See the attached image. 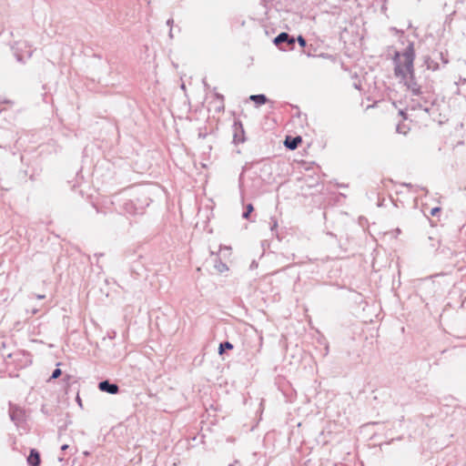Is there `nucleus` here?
Here are the masks:
<instances>
[{
	"mask_svg": "<svg viewBox=\"0 0 466 466\" xmlns=\"http://www.w3.org/2000/svg\"><path fill=\"white\" fill-rule=\"evenodd\" d=\"M27 462L30 466H39L40 454L36 450H35V449L31 450L30 454L27 458Z\"/></svg>",
	"mask_w": 466,
	"mask_h": 466,
	"instance_id": "nucleus-8",
	"label": "nucleus"
},
{
	"mask_svg": "<svg viewBox=\"0 0 466 466\" xmlns=\"http://www.w3.org/2000/svg\"><path fill=\"white\" fill-rule=\"evenodd\" d=\"M246 208H247V210L243 213L242 217L244 218H248L249 214L253 211L254 208L251 204H248Z\"/></svg>",
	"mask_w": 466,
	"mask_h": 466,
	"instance_id": "nucleus-11",
	"label": "nucleus"
},
{
	"mask_svg": "<svg viewBox=\"0 0 466 466\" xmlns=\"http://www.w3.org/2000/svg\"><path fill=\"white\" fill-rule=\"evenodd\" d=\"M400 79L412 96H420L422 94L420 86L414 79V73Z\"/></svg>",
	"mask_w": 466,
	"mask_h": 466,
	"instance_id": "nucleus-2",
	"label": "nucleus"
},
{
	"mask_svg": "<svg viewBox=\"0 0 466 466\" xmlns=\"http://www.w3.org/2000/svg\"><path fill=\"white\" fill-rule=\"evenodd\" d=\"M415 54L412 45H410L401 54L397 53L394 59L395 75L403 78L414 73L413 61Z\"/></svg>",
	"mask_w": 466,
	"mask_h": 466,
	"instance_id": "nucleus-1",
	"label": "nucleus"
},
{
	"mask_svg": "<svg viewBox=\"0 0 466 466\" xmlns=\"http://www.w3.org/2000/svg\"><path fill=\"white\" fill-rule=\"evenodd\" d=\"M298 42H299V46L302 47H304L306 46V40L301 35H299L298 37Z\"/></svg>",
	"mask_w": 466,
	"mask_h": 466,
	"instance_id": "nucleus-15",
	"label": "nucleus"
},
{
	"mask_svg": "<svg viewBox=\"0 0 466 466\" xmlns=\"http://www.w3.org/2000/svg\"><path fill=\"white\" fill-rule=\"evenodd\" d=\"M249 99L255 102L258 106L264 105L268 101V98L265 95H251Z\"/></svg>",
	"mask_w": 466,
	"mask_h": 466,
	"instance_id": "nucleus-9",
	"label": "nucleus"
},
{
	"mask_svg": "<svg viewBox=\"0 0 466 466\" xmlns=\"http://www.w3.org/2000/svg\"><path fill=\"white\" fill-rule=\"evenodd\" d=\"M299 143H301L300 137H287L284 141V145L286 146V147L289 149H291V150L296 149Z\"/></svg>",
	"mask_w": 466,
	"mask_h": 466,
	"instance_id": "nucleus-7",
	"label": "nucleus"
},
{
	"mask_svg": "<svg viewBox=\"0 0 466 466\" xmlns=\"http://www.w3.org/2000/svg\"><path fill=\"white\" fill-rule=\"evenodd\" d=\"M169 36L172 38L173 37V35H172V29H170L169 31Z\"/></svg>",
	"mask_w": 466,
	"mask_h": 466,
	"instance_id": "nucleus-21",
	"label": "nucleus"
},
{
	"mask_svg": "<svg viewBox=\"0 0 466 466\" xmlns=\"http://www.w3.org/2000/svg\"><path fill=\"white\" fill-rule=\"evenodd\" d=\"M61 373L62 372L60 369H56L52 373L51 379H57L61 375Z\"/></svg>",
	"mask_w": 466,
	"mask_h": 466,
	"instance_id": "nucleus-14",
	"label": "nucleus"
},
{
	"mask_svg": "<svg viewBox=\"0 0 466 466\" xmlns=\"http://www.w3.org/2000/svg\"><path fill=\"white\" fill-rule=\"evenodd\" d=\"M230 248H228V247H224V248H220L219 251L222 252L223 250L225 251H229Z\"/></svg>",
	"mask_w": 466,
	"mask_h": 466,
	"instance_id": "nucleus-17",
	"label": "nucleus"
},
{
	"mask_svg": "<svg viewBox=\"0 0 466 466\" xmlns=\"http://www.w3.org/2000/svg\"><path fill=\"white\" fill-rule=\"evenodd\" d=\"M9 415L11 420L14 421L15 424H19L24 420V410L16 405L10 406Z\"/></svg>",
	"mask_w": 466,
	"mask_h": 466,
	"instance_id": "nucleus-3",
	"label": "nucleus"
},
{
	"mask_svg": "<svg viewBox=\"0 0 466 466\" xmlns=\"http://www.w3.org/2000/svg\"><path fill=\"white\" fill-rule=\"evenodd\" d=\"M173 23H174V20H173L172 18H170V19H168V20L167 21V25L168 26H172Z\"/></svg>",
	"mask_w": 466,
	"mask_h": 466,
	"instance_id": "nucleus-16",
	"label": "nucleus"
},
{
	"mask_svg": "<svg viewBox=\"0 0 466 466\" xmlns=\"http://www.w3.org/2000/svg\"><path fill=\"white\" fill-rule=\"evenodd\" d=\"M437 211H439V208H433L431 214L434 215L435 213H437Z\"/></svg>",
	"mask_w": 466,
	"mask_h": 466,
	"instance_id": "nucleus-19",
	"label": "nucleus"
},
{
	"mask_svg": "<svg viewBox=\"0 0 466 466\" xmlns=\"http://www.w3.org/2000/svg\"><path fill=\"white\" fill-rule=\"evenodd\" d=\"M98 389L101 391H105L110 394H116L119 391V388L116 384L111 383L108 380H103L98 383Z\"/></svg>",
	"mask_w": 466,
	"mask_h": 466,
	"instance_id": "nucleus-4",
	"label": "nucleus"
},
{
	"mask_svg": "<svg viewBox=\"0 0 466 466\" xmlns=\"http://www.w3.org/2000/svg\"><path fill=\"white\" fill-rule=\"evenodd\" d=\"M231 349H233V345L230 342L226 341V342L220 343L218 352H219V354H222L225 350H231Z\"/></svg>",
	"mask_w": 466,
	"mask_h": 466,
	"instance_id": "nucleus-10",
	"label": "nucleus"
},
{
	"mask_svg": "<svg viewBox=\"0 0 466 466\" xmlns=\"http://www.w3.org/2000/svg\"><path fill=\"white\" fill-rule=\"evenodd\" d=\"M274 43L276 45H280L282 43H287L290 46L294 45L295 44V39L294 37H291L289 36V35L288 33H280L275 39H274Z\"/></svg>",
	"mask_w": 466,
	"mask_h": 466,
	"instance_id": "nucleus-5",
	"label": "nucleus"
},
{
	"mask_svg": "<svg viewBox=\"0 0 466 466\" xmlns=\"http://www.w3.org/2000/svg\"><path fill=\"white\" fill-rule=\"evenodd\" d=\"M36 298L39 299H42L45 298V295H37Z\"/></svg>",
	"mask_w": 466,
	"mask_h": 466,
	"instance_id": "nucleus-20",
	"label": "nucleus"
},
{
	"mask_svg": "<svg viewBox=\"0 0 466 466\" xmlns=\"http://www.w3.org/2000/svg\"><path fill=\"white\" fill-rule=\"evenodd\" d=\"M211 257H214V268L218 273H223L228 270L227 264L222 262L218 258V255H216L214 252H211Z\"/></svg>",
	"mask_w": 466,
	"mask_h": 466,
	"instance_id": "nucleus-6",
	"label": "nucleus"
},
{
	"mask_svg": "<svg viewBox=\"0 0 466 466\" xmlns=\"http://www.w3.org/2000/svg\"><path fill=\"white\" fill-rule=\"evenodd\" d=\"M269 224H270V229H271V231H274V230L278 228V221H277V219H276V218H270V222H269Z\"/></svg>",
	"mask_w": 466,
	"mask_h": 466,
	"instance_id": "nucleus-13",
	"label": "nucleus"
},
{
	"mask_svg": "<svg viewBox=\"0 0 466 466\" xmlns=\"http://www.w3.org/2000/svg\"><path fill=\"white\" fill-rule=\"evenodd\" d=\"M396 131L400 134L406 135L408 132V128L404 125H398L396 127Z\"/></svg>",
	"mask_w": 466,
	"mask_h": 466,
	"instance_id": "nucleus-12",
	"label": "nucleus"
},
{
	"mask_svg": "<svg viewBox=\"0 0 466 466\" xmlns=\"http://www.w3.org/2000/svg\"><path fill=\"white\" fill-rule=\"evenodd\" d=\"M217 96L219 98V99H223V96H220V95H217Z\"/></svg>",
	"mask_w": 466,
	"mask_h": 466,
	"instance_id": "nucleus-22",
	"label": "nucleus"
},
{
	"mask_svg": "<svg viewBox=\"0 0 466 466\" xmlns=\"http://www.w3.org/2000/svg\"><path fill=\"white\" fill-rule=\"evenodd\" d=\"M68 447H69V446H68L67 444H64V445H62L61 450H62V451H66V450H67V449H68Z\"/></svg>",
	"mask_w": 466,
	"mask_h": 466,
	"instance_id": "nucleus-18",
	"label": "nucleus"
}]
</instances>
